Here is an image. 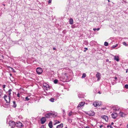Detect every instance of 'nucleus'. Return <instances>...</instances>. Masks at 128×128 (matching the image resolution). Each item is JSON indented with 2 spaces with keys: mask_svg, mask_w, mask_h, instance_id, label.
Here are the masks:
<instances>
[{
  "mask_svg": "<svg viewBox=\"0 0 128 128\" xmlns=\"http://www.w3.org/2000/svg\"><path fill=\"white\" fill-rule=\"evenodd\" d=\"M3 5H4V6H5V4H3Z\"/></svg>",
  "mask_w": 128,
  "mask_h": 128,
  "instance_id": "nucleus-57",
  "label": "nucleus"
},
{
  "mask_svg": "<svg viewBox=\"0 0 128 128\" xmlns=\"http://www.w3.org/2000/svg\"><path fill=\"white\" fill-rule=\"evenodd\" d=\"M112 117L114 119H115L117 116V114L115 112H114L112 115Z\"/></svg>",
  "mask_w": 128,
  "mask_h": 128,
  "instance_id": "nucleus-12",
  "label": "nucleus"
},
{
  "mask_svg": "<svg viewBox=\"0 0 128 128\" xmlns=\"http://www.w3.org/2000/svg\"><path fill=\"white\" fill-rule=\"evenodd\" d=\"M102 104L101 102H95L93 103V105L95 107H97L98 106H100Z\"/></svg>",
  "mask_w": 128,
  "mask_h": 128,
  "instance_id": "nucleus-5",
  "label": "nucleus"
},
{
  "mask_svg": "<svg viewBox=\"0 0 128 128\" xmlns=\"http://www.w3.org/2000/svg\"><path fill=\"white\" fill-rule=\"evenodd\" d=\"M114 124V123L113 122H112L111 123L112 125H113Z\"/></svg>",
  "mask_w": 128,
  "mask_h": 128,
  "instance_id": "nucleus-48",
  "label": "nucleus"
},
{
  "mask_svg": "<svg viewBox=\"0 0 128 128\" xmlns=\"http://www.w3.org/2000/svg\"><path fill=\"white\" fill-rule=\"evenodd\" d=\"M98 93H99V94H101V92H100V91H99V92H98Z\"/></svg>",
  "mask_w": 128,
  "mask_h": 128,
  "instance_id": "nucleus-47",
  "label": "nucleus"
},
{
  "mask_svg": "<svg viewBox=\"0 0 128 128\" xmlns=\"http://www.w3.org/2000/svg\"><path fill=\"white\" fill-rule=\"evenodd\" d=\"M58 80L57 79H55L54 81V82L55 84H56L58 82Z\"/></svg>",
  "mask_w": 128,
  "mask_h": 128,
  "instance_id": "nucleus-26",
  "label": "nucleus"
},
{
  "mask_svg": "<svg viewBox=\"0 0 128 128\" xmlns=\"http://www.w3.org/2000/svg\"><path fill=\"white\" fill-rule=\"evenodd\" d=\"M119 114L120 116L122 117H124L125 116V114L123 112H120Z\"/></svg>",
  "mask_w": 128,
  "mask_h": 128,
  "instance_id": "nucleus-17",
  "label": "nucleus"
},
{
  "mask_svg": "<svg viewBox=\"0 0 128 128\" xmlns=\"http://www.w3.org/2000/svg\"><path fill=\"white\" fill-rule=\"evenodd\" d=\"M118 46V44H116L115 45H114L112 46V48H114L117 46Z\"/></svg>",
  "mask_w": 128,
  "mask_h": 128,
  "instance_id": "nucleus-32",
  "label": "nucleus"
},
{
  "mask_svg": "<svg viewBox=\"0 0 128 128\" xmlns=\"http://www.w3.org/2000/svg\"><path fill=\"white\" fill-rule=\"evenodd\" d=\"M10 105H9V104H8L7 105H6H6H4V107H6V108H8L10 106Z\"/></svg>",
  "mask_w": 128,
  "mask_h": 128,
  "instance_id": "nucleus-29",
  "label": "nucleus"
},
{
  "mask_svg": "<svg viewBox=\"0 0 128 128\" xmlns=\"http://www.w3.org/2000/svg\"><path fill=\"white\" fill-rule=\"evenodd\" d=\"M8 124L10 127L11 128H14L16 125L15 122L12 120L9 121Z\"/></svg>",
  "mask_w": 128,
  "mask_h": 128,
  "instance_id": "nucleus-4",
  "label": "nucleus"
},
{
  "mask_svg": "<svg viewBox=\"0 0 128 128\" xmlns=\"http://www.w3.org/2000/svg\"><path fill=\"white\" fill-rule=\"evenodd\" d=\"M115 79H117V78L116 77H115Z\"/></svg>",
  "mask_w": 128,
  "mask_h": 128,
  "instance_id": "nucleus-52",
  "label": "nucleus"
},
{
  "mask_svg": "<svg viewBox=\"0 0 128 128\" xmlns=\"http://www.w3.org/2000/svg\"><path fill=\"white\" fill-rule=\"evenodd\" d=\"M55 99L54 98H51L50 100H49L51 102H54V100Z\"/></svg>",
  "mask_w": 128,
  "mask_h": 128,
  "instance_id": "nucleus-23",
  "label": "nucleus"
},
{
  "mask_svg": "<svg viewBox=\"0 0 128 128\" xmlns=\"http://www.w3.org/2000/svg\"><path fill=\"white\" fill-rule=\"evenodd\" d=\"M60 122L59 121H58L57 122H56L54 124V125H55L58 123H59Z\"/></svg>",
  "mask_w": 128,
  "mask_h": 128,
  "instance_id": "nucleus-38",
  "label": "nucleus"
},
{
  "mask_svg": "<svg viewBox=\"0 0 128 128\" xmlns=\"http://www.w3.org/2000/svg\"><path fill=\"white\" fill-rule=\"evenodd\" d=\"M112 108L115 111H118L120 108V107L117 106H113Z\"/></svg>",
  "mask_w": 128,
  "mask_h": 128,
  "instance_id": "nucleus-10",
  "label": "nucleus"
},
{
  "mask_svg": "<svg viewBox=\"0 0 128 128\" xmlns=\"http://www.w3.org/2000/svg\"><path fill=\"white\" fill-rule=\"evenodd\" d=\"M13 107H14V108H15L16 106V102L15 101H13Z\"/></svg>",
  "mask_w": 128,
  "mask_h": 128,
  "instance_id": "nucleus-22",
  "label": "nucleus"
},
{
  "mask_svg": "<svg viewBox=\"0 0 128 128\" xmlns=\"http://www.w3.org/2000/svg\"><path fill=\"white\" fill-rule=\"evenodd\" d=\"M2 91L1 90H0V96L2 94Z\"/></svg>",
  "mask_w": 128,
  "mask_h": 128,
  "instance_id": "nucleus-39",
  "label": "nucleus"
},
{
  "mask_svg": "<svg viewBox=\"0 0 128 128\" xmlns=\"http://www.w3.org/2000/svg\"><path fill=\"white\" fill-rule=\"evenodd\" d=\"M84 49H85V50L84 51V52H86V50H88V48H84Z\"/></svg>",
  "mask_w": 128,
  "mask_h": 128,
  "instance_id": "nucleus-41",
  "label": "nucleus"
},
{
  "mask_svg": "<svg viewBox=\"0 0 128 128\" xmlns=\"http://www.w3.org/2000/svg\"><path fill=\"white\" fill-rule=\"evenodd\" d=\"M25 99L26 101H28L30 100V98H28V97H26L25 98Z\"/></svg>",
  "mask_w": 128,
  "mask_h": 128,
  "instance_id": "nucleus-33",
  "label": "nucleus"
},
{
  "mask_svg": "<svg viewBox=\"0 0 128 128\" xmlns=\"http://www.w3.org/2000/svg\"><path fill=\"white\" fill-rule=\"evenodd\" d=\"M88 114L90 116H94V112L91 111L89 112L88 113Z\"/></svg>",
  "mask_w": 128,
  "mask_h": 128,
  "instance_id": "nucleus-16",
  "label": "nucleus"
},
{
  "mask_svg": "<svg viewBox=\"0 0 128 128\" xmlns=\"http://www.w3.org/2000/svg\"><path fill=\"white\" fill-rule=\"evenodd\" d=\"M65 128H67V127H66Z\"/></svg>",
  "mask_w": 128,
  "mask_h": 128,
  "instance_id": "nucleus-58",
  "label": "nucleus"
},
{
  "mask_svg": "<svg viewBox=\"0 0 128 128\" xmlns=\"http://www.w3.org/2000/svg\"><path fill=\"white\" fill-rule=\"evenodd\" d=\"M2 86L3 87V88L4 89L6 87V86L5 84H3Z\"/></svg>",
  "mask_w": 128,
  "mask_h": 128,
  "instance_id": "nucleus-36",
  "label": "nucleus"
},
{
  "mask_svg": "<svg viewBox=\"0 0 128 128\" xmlns=\"http://www.w3.org/2000/svg\"><path fill=\"white\" fill-rule=\"evenodd\" d=\"M17 124L16 125L17 126L22 127L23 126L22 124L20 122H18L16 123Z\"/></svg>",
  "mask_w": 128,
  "mask_h": 128,
  "instance_id": "nucleus-11",
  "label": "nucleus"
},
{
  "mask_svg": "<svg viewBox=\"0 0 128 128\" xmlns=\"http://www.w3.org/2000/svg\"><path fill=\"white\" fill-rule=\"evenodd\" d=\"M6 100H7L8 101V99L7 98H6Z\"/></svg>",
  "mask_w": 128,
  "mask_h": 128,
  "instance_id": "nucleus-55",
  "label": "nucleus"
},
{
  "mask_svg": "<svg viewBox=\"0 0 128 128\" xmlns=\"http://www.w3.org/2000/svg\"><path fill=\"white\" fill-rule=\"evenodd\" d=\"M100 28H94L93 29V30L94 31H96V30H97V31H98V30H100Z\"/></svg>",
  "mask_w": 128,
  "mask_h": 128,
  "instance_id": "nucleus-30",
  "label": "nucleus"
},
{
  "mask_svg": "<svg viewBox=\"0 0 128 128\" xmlns=\"http://www.w3.org/2000/svg\"><path fill=\"white\" fill-rule=\"evenodd\" d=\"M12 89H9L8 92V97L5 94L4 96V98L5 100L6 101L7 103H10V98L11 97V92L12 91Z\"/></svg>",
  "mask_w": 128,
  "mask_h": 128,
  "instance_id": "nucleus-1",
  "label": "nucleus"
},
{
  "mask_svg": "<svg viewBox=\"0 0 128 128\" xmlns=\"http://www.w3.org/2000/svg\"><path fill=\"white\" fill-rule=\"evenodd\" d=\"M104 45L106 46H107L108 45V43L106 42H104Z\"/></svg>",
  "mask_w": 128,
  "mask_h": 128,
  "instance_id": "nucleus-27",
  "label": "nucleus"
},
{
  "mask_svg": "<svg viewBox=\"0 0 128 128\" xmlns=\"http://www.w3.org/2000/svg\"><path fill=\"white\" fill-rule=\"evenodd\" d=\"M102 127H103V125H101L100 126V128H101Z\"/></svg>",
  "mask_w": 128,
  "mask_h": 128,
  "instance_id": "nucleus-43",
  "label": "nucleus"
},
{
  "mask_svg": "<svg viewBox=\"0 0 128 128\" xmlns=\"http://www.w3.org/2000/svg\"><path fill=\"white\" fill-rule=\"evenodd\" d=\"M36 72L38 74H40L42 72V68H37L36 69Z\"/></svg>",
  "mask_w": 128,
  "mask_h": 128,
  "instance_id": "nucleus-7",
  "label": "nucleus"
},
{
  "mask_svg": "<svg viewBox=\"0 0 128 128\" xmlns=\"http://www.w3.org/2000/svg\"><path fill=\"white\" fill-rule=\"evenodd\" d=\"M48 126L50 128H52V121L50 122L48 124Z\"/></svg>",
  "mask_w": 128,
  "mask_h": 128,
  "instance_id": "nucleus-18",
  "label": "nucleus"
},
{
  "mask_svg": "<svg viewBox=\"0 0 128 128\" xmlns=\"http://www.w3.org/2000/svg\"><path fill=\"white\" fill-rule=\"evenodd\" d=\"M114 56V60H116L117 62H118L119 60V57L116 56Z\"/></svg>",
  "mask_w": 128,
  "mask_h": 128,
  "instance_id": "nucleus-15",
  "label": "nucleus"
},
{
  "mask_svg": "<svg viewBox=\"0 0 128 128\" xmlns=\"http://www.w3.org/2000/svg\"><path fill=\"white\" fill-rule=\"evenodd\" d=\"M78 96L79 98H82L84 97V95L81 94L79 93L78 94Z\"/></svg>",
  "mask_w": 128,
  "mask_h": 128,
  "instance_id": "nucleus-20",
  "label": "nucleus"
},
{
  "mask_svg": "<svg viewBox=\"0 0 128 128\" xmlns=\"http://www.w3.org/2000/svg\"><path fill=\"white\" fill-rule=\"evenodd\" d=\"M54 50H56V48H53Z\"/></svg>",
  "mask_w": 128,
  "mask_h": 128,
  "instance_id": "nucleus-51",
  "label": "nucleus"
},
{
  "mask_svg": "<svg viewBox=\"0 0 128 128\" xmlns=\"http://www.w3.org/2000/svg\"><path fill=\"white\" fill-rule=\"evenodd\" d=\"M85 104L84 102H80L78 105V107L81 108L82 106H83Z\"/></svg>",
  "mask_w": 128,
  "mask_h": 128,
  "instance_id": "nucleus-14",
  "label": "nucleus"
},
{
  "mask_svg": "<svg viewBox=\"0 0 128 128\" xmlns=\"http://www.w3.org/2000/svg\"><path fill=\"white\" fill-rule=\"evenodd\" d=\"M127 128H128V124H127Z\"/></svg>",
  "mask_w": 128,
  "mask_h": 128,
  "instance_id": "nucleus-53",
  "label": "nucleus"
},
{
  "mask_svg": "<svg viewBox=\"0 0 128 128\" xmlns=\"http://www.w3.org/2000/svg\"><path fill=\"white\" fill-rule=\"evenodd\" d=\"M110 127V128H113L112 126H111Z\"/></svg>",
  "mask_w": 128,
  "mask_h": 128,
  "instance_id": "nucleus-50",
  "label": "nucleus"
},
{
  "mask_svg": "<svg viewBox=\"0 0 128 128\" xmlns=\"http://www.w3.org/2000/svg\"><path fill=\"white\" fill-rule=\"evenodd\" d=\"M86 74H85L84 73L82 74V78H84L86 77Z\"/></svg>",
  "mask_w": 128,
  "mask_h": 128,
  "instance_id": "nucleus-28",
  "label": "nucleus"
},
{
  "mask_svg": "<svg viewBox=\"0 0 128 128\" xmlns=\"http://www.w3.org/2000/svg\"><path fill=\"white\" fill-rule=\"evenodd\" d=\"M72 28H74V27L73 26H72Z\"/></svg>",
  "mask_w": 128,
  "mask_h": 128,
  "instance_id": "nucleus-49",
  "label": "nucleus"
},
{
  "mask_svg": "<svg viewBox=\"0 0 128 128\" xmlns=\"http://www.w3.org/2000/svg\"><path fill=\"white\" fill-rule=\"evenodd\" d=\"M123 2H124L125 3H128V2H127L126 0H122V3H123Z\"/></svg>",
  "mask_w": 128,
  "mask_h": 128,
  "instance_id": "nucleus-34",
  "label": "nucleus"
},
{
  "mask_svg": "<svg viewBox=\"0 0 128 128\" xmlns=\"http://www.w3.org/2000/svg\"><path fill=\"white\" fill-rule=\"evenodd\" d=\"M108 0V2H110V0Z\"/></svg>",
  "mask_w": 128,
  "mask_h": 128,
  "instance_id": "nucleus-56",
  "label": "nucleus"
},
{
  "mask_svg": "<svg viewBox=\"0 0 128 128\" xmlns=\"http://www.w3.org/2000/svg\"><path fill=\"white\" fill-rule=\"evenodd\" d=\"M52 0H48V3L49 4L50 3H51L52 2Z\"/></svg>",
  "mask_w": 128,
  "mask_h": 128,
  "instance_id": "nucleus-37",
  "label": "nucleus"
},
{
  "mask_svg": "<svg viewBox=\"0 0 128 128\" xmlns=\"http://www.w3.org/2000/svg\"><path fill=\"white\" fill-rule=\"evenodd\" d=\"M74 113L72 111L68 113V115L69 116H70L72 115H73Z\"/></svg>",
  "mask_w": 128,
  "mask_h": 128,
  "instance_id": "nucleus-24",
  "label": "nucleus"
},
{
  "mask_svg": "<svg viewBox=\"0 0 128 128\" xmlns=\"http://www.w3.org/2000/svg\"><path fill=\"white\" fill-rule=\"evenodd\" d=\"M100 74L98 72H97V74L96 75V77L97 78V80L99 81L100 78Z\"/></svg>",
  "mask_w": 128,
  "mask_h": 128,
  "instance_id": "nucleus-8",
  "label": "nucleus"
},
{
  "mask_svg": "<svg viewBox=\"0 0 128 128\" xmlns=\"http://www.w3.org/2000/svg\"><path fill=\"white\" fill-rule=\"evenodd\" d=\"M4 58L3 56L2 55H0V60H2Z\"/></svg>",
  "mask_w": 128,
  "mask_h": 128,
  "instance_id": "nucleus-25",
  "label": "nucleus"
},
{
  "mask_svg": "<svg viewBox=\"0 0 128 128\" xmlns=\"http://www.w3.org/2000/svg\"><path fill=\"white\" fill-rule=\"evenodd\" d=\"M17 96L18 97H20V94L18 93L17 94Z\"/></svg>",
  "mask_w": 128,
  "mask_h": 128,
  "instance_id": "nucleus-40",
  "label": "nucleus"
},
{
  "mask_svg": "<svg viewBox=\"0 0 128 128\" xmlns=\"http://www.w3.org/2000/svg\"><path fill=\"white\" fill-rule=\"evenodd\" d=\"M43 88L46 90H49L50 89V87L48 84L45 83L43 84Z\"/></svg>",
  "mask_w": 128,
  "mask_h": 128,
  "instance_id": "nucleus-6",
  "label": "nucleus"
},
{
  "mask_svg": "<svg viewBox=\"0 0 128 128\" xmlns=\"http://www.w3.org/2000/svg\"><path fill=\"white\" fill-rule=\"evenodd\" d=\"M69 22L70 24H72L73 23V20L72 18H70L69 20Z\"/></svg>",
  "mask_w": 128,
  "mask_h": 128,
  "instance_id": "nucleus-21",
  "label": "nucleus"
},
{
  "mask_svg": "<svg viewBox=\"0 0 128 128\" xmlns=\"http://www.w3.org/2000/svg\"><path fill=\"white\" fill-rule=\"evenodd\" d=\"M106 62H108L109 61V60L108 59H106Z\"/></svg>",
  "mask_w": 128,
  "mask_h": 128,
  "instance_id": "nucleus-46",
  "label": "nucleus"
},
{
  "mask_svg": "<svg viewBox=\"0 0 128 128\" xmlns=\"http://www.w3.org/2000/svg\"><path fill=\"white\" fill-rule=\"evenodd\" d=\"M111 126V125H108L107 126V127L108 128L109 127H110Z\"/></svg>",
  "mask_w": 128,
  "mask_h": 128,
  "instance_id": "nucleus-42",
  "label": "nucleus"
},
{
  "mask_svg": "<svg viewBox=\"0 0 128 128\" xmlns=\"http://www.w3.org/2000/svg\"><path fill=\"white\" fill-rule=\"evenodd\" d=\"M65 112V110H63V112H62V113L63 114H64Z\"/></svg>",
  "mask_w": 128,
  "mask_h": 128,
  "instance_id": "nucleus-44",
  "label": "nucleus"
},
{
  "mask_svg": "<svg viewBox=\"0 0 128 128\" xmlns=\"http://www.w3.org/2000/svg\"><path fill=\"white\" fill-rule=\"evenodd\" d=\"M57 116V114H54L49 112L46 114L45 115L46 117L49 118H50L55 117Z\"/></svg>",
  "mask_w": 128,
  "mask_h": 128,
  "instance_id": "nucleus-3",
  "label": "nucleus"
},
{
  "mask_svg": "<svg viewBox=\"0 0 128 128\" xmlns=\"http://www.w3.org/2000/svg\"><path fill=\"white\" fill-rule=\"evenodd\" d=\"M8 67L10 68H11L13 70V68L11 67H10V66H8Z\"/></svg>",
  "mask_w": 128,
  "mask_h": 128,
  "instance_id": "nucleus-45",
  "label": "nucleus"
},
{
  "mask_svg": "<svg viewBox=\"0 0 128 128\" xmlns=\"http://www.w3.org/2000/svg\"><path fill=\"white\" fill-rule=\"evenodd\" d=\"M63 124L62 123L60 125L57 126H56V128H62L63 126Z\"/></svg>",
  "mask_w": 128,
  "mask_h": 128,
  "instance_id": "nucleus-19",
  "label": "nucleus"
},
{
  "mask_svg": "<svg viewBox=\"0 0 128 128\" xmlns=\"http://www.w3.org/2000/svg\"><path fill=\"white\" fill-rule=\"evenodd\" d=\"M102 118L106 122L108 121V116H104L102 117Z\"/></svg>",
  "mask_w": 128,
  "mask_h": 128,
  "instance_id": "nucleus-13",
  "label": "nucleus"
},
{
  "mask_svg": "<svg viewBox=\"0 0 128 128\" xmlns=\"http://www.w3.org/2000/svg\"><path fill=\"white\" fill-rule=\"evenodd\" d=\"M41 123L42 124H44L46 121V118L44 117L40 119Z\"/></svg>",
  "mask_w": 128,
  "mask_h": 128,
  "instance_id": "nucleus-9",
  "label": "nucleus"
},
{
  "mask_svg": "<svg viewBox=\"0 0 128 128\" xmlns=\"http://www.w3.org/2000/svg\"><path fill=\"white\" fill-rule=\"evenodd\" d=\"M69 76L68 73L64 74L62 77L60 78V80L63 82H65L67 81L68 80V78Z\"/></svg>",
  "mask_w": 128,
  "mask_h": 128,
  "instance_id": "nucleus-2",
  "label": "nucleus"
},
{
  "mask_svg": "<svg viewBox=\"0 0 128 128\" xmlns=\"http://www.w3.org/2000/svg\"><path fill=\"white\" fill-rule=\"evenodd\" d=\"M123 45H124L126 46H128V44H126V43L125 42H124L123 43Z\"/></svg>",
  "mask_w": 128,
  "mask_h": 128,
  "instance_id": "nucleus-31",
  "label": "nucleus"
},
{
  "mask_svg": "<svg viewBox=\"0 0 128 128\" xmlns=\"http://www.w3.org/2000/svg\"><path fill=\"white\" fill-rule=\"evenodd\" d=\"M10 76H12V74H10Z\"/></svg>",
  "mask_w": 128,
  "mask_h": 128,
  "instance_id": "nucleus-54",
  "label": "nucleus"
},
{
  "mask_svg": "<svg viewBox=\"0 0 128 128\" xmlns=\"http://www.w3.org/2000/svg\"><path fill=\"white\" fill-rule=\"evenodd\" d=\"M124 87L126 89L128 88V85L126 84L125 85Z\"/></svg>",
  "mask_w": 128,
  "mask_h": 128,
  "instance_id": "nucleus-35",
  "label": "nucleus"
}]
</instances>
